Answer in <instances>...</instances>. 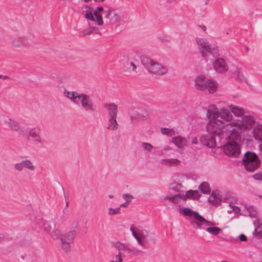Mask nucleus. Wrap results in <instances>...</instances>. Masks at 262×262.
Returning <instances> with one entry per match:
<instances>
[{
	"label": "nucleus",
	"mask_w": 262,
	"mask_h": 262,
	"mask_svg": "<svg viewBox=\"0 0 262 262\" xmlns=\"http://www.w3.org/2000/svg\"><path fill=\"white\" fill-rule=\"evenodd\" d=\"M142 147L146 150L148 151H151L152 149L153 148V146L151 144L146 142H143L142 143Z\"/></svg>",
	"instance_id": "obj_42"
},
{
	"label": "nucleus",
	"mask_w": 262,
	"mask_h": 262,
	"mask_svg": "<svg viewBox=\"0 0 262 262\" xmlns=\"http://www.w3.org/2000/svg\"><path fill=\"white\" fill-rule=\"evenodd\" d=\"M163 130H164V132L163 133V134L167 135L168 134L169 131L168 130L167 128H164Z\"/></svg>",
	"instance_id": "obj_54"
},
{
	"label": "nucleus",
	"mask_w": 262,
	"mask_h": 262,
	"mask_svg": "<svg viewBox=\"0 0 262 262\" xmlns=\"http://www.w3.org/2000/svg\"><path fill=\"white\" fill-rule=\"evenodd\" d=\"M180 213L183 214L184 216H192L194 219L191 221V225L194 227H196L195 219L196 218V213H199L198 212L192 211L189 208L183 207L180 208L179 210Z\"/></svg>",
	"instance_id": "obj_22"
},
{
	"label": "nucleus",
	"mask_w": 262,
	"mask_h": 262,
	"mask_svg": "<svg viewBox=\"0 0 262 262\" xmlns=\"http://www.w3.org/2000/svg\"><path fill=\"white\" fill-rule=\"evenodd\" d=\"M214 70L218 73H223L228 70V66L225 60L223 58L216 59L213 62Z\"/></svg>",
	"instance_id": "obj_15"
},
{
	"label": "nucleus",
	"mask_w": 262,
	"mask_h": 262,
	"mask_svg": "<svg viewBox=\"0 0 262 262\" xmlns=\"http://www.w3.org/2000/svg\"><path fill=\"white\" fill-rule=\"evenodd\" d=\"M5 123L13 132H19L20 131L21 126L16 120L9 118L5 120Z\"/></svg>",
	"instance_id": "obj_24"
},
{
	"label": "nucleus",
	"mask_w": 262,
	"mask_h": 262,
	"mask_svg": "<svg viewBox=\"0 0 262 262\" xmlns=\"http://www.w3.org/2000/svg\"><path fill=\"white\" fill-rule=\"evenodd\" d=\"M15 170L20 171L24 168L33 171L35 169V166L33 164L32 162L29 160H25L20 163H16L14 165Z\"/></svg>",
	"instance_id": "obj_19"
},
{
	"label": "nucleus",
	"mask_w": 262,
	"mask_h": 262,
	"mask_svg": "<svg viewBox=\"0 0 262 262\" xmlns=\"http://www.w3.org/2000/svg\"><path fill=\"white\" fill-rule=\"evenodd\" d=\"M82 94L83 93H79L75 91L70 92L67 90L63 91L64 95L76 104H79L81 96Z\"/></svg>",
	"instance_id": "obj_21"
},
{
	"label": "nucleus",
	"mask_w": 262,
	"mask_h": 262,
	"mask_svg": "<svg viewBox=\"0 0 262 262\" xmlns=\"http://www.w3.org/2000/svg\"><path fill=\"white\" fill-rule=\"evenodd\" d=\"M261 143L259 145V150L260 151L262 152V142H261Z\"/></svg>",
	"instance_id": "obj_59"
},
{
	"label": "nucleus",
	"mask_w": 262,
	"mask_h": 262,
	"mask_svg": "<svg viewBox=\"0 0 262 262\" xmlns=\"http://www.w3.org/2000/svg\"><path fill=\"white\" fill-rule=\"evenodd\" d=\"M253 178L255 180L262 181V173H255L253 176Z\"/></svg>",
	"instance_id": "obj_45"
},
{
	"label": "nucleus",
	"mask_w": 262,
	"mask_h": 262,
	"mask_svg": "<svg viewBox=\"0 0 262 262\" xmlns=\"http://www.w3.org/2000/svg\"><path fill=\"white\" fill-rule=\"evenodd\" d=\"M130 201H127L125 203H122L120 205V208L121 209V207H126L127 206V204L129 203Z\"/></svg>",
	"instance_id": "obj_50"
},
{
	"label": "nucleus",
	"mask_w": 262,
	"mask_h": 262,
	"mask_svg": "<svg viewBox=\"0 0 262 262\" xmlns=\"http://www.w3.org/2000/svg\"><path fill=\"white\" fill-rule=\"evenodd\" d=\"M104 107L107 111L108 117H117L118 113V106L114 103H105Z\"/></svg>",
	"instance_id": "obj_20"
},
{
	"label": "nucleus",
	"mask_w": 262,
	"mask_h": 262,
	"mask_svg": "<svg viewBox=\"0 0 262 262\" xmlns=\"http://www.w3.org/2000/svg\"><path fill=\"white\" fill-rule=\"evenodd\" d=\"M104 10L102 7H97L96 10L94 11V14L96 17V22L99 26H102L103 25L104 21L102 18V15L100 12H102L104 15Z\"/></svg>",
	"instance_id": "obj_27"
},
{
	"label": "nucleus",
	"mask_w": 262,
	"mask_h": 262,
	"mask_svg": "<svg viewBox=\"0 0 262 262\" xmlns=\"http://www.w3.org/2000/svg\"><path fill=\"white\" fill-rule=\"evenodd\" d=\"M96 2H101L104 1V0H94Z\"/></svg>",
	"instance_id": "obj_60"
},
{
	"label": "nucleus",
	"mask_w": 262,
	"mask_h": 262,
	"mask_svg": "<svg viewBox=\"0 0 262 262\" xmlns=\"http://www.w3.org/2000/svg\"><path fill=\"white\" fill-rule=\"evenodd\" d=\"M241 138V133L236 128L229 130L227 137V143L224 147V152L227 156L236 157L241 153L239 142Z\"/></svg>",
	"instance_id": "obj_2"
},
{
	"label": "nucleus",
	"mask_w": 262,
	"mask_h": 262,
	"mask_svg": "<svg viewBox=\"0 0 262 262\" xmlns=\"http://www.w3.org/2000/svg\"><path fill=\"white\" fill-rule=\"evenodd\" d=\"M172 142L178 147L182 148L187 144V140L181 136L176 137L172 138Z\"/></svg>",
	"instance_id": "obj_29"
},
{
	"label": "nucleus",
	"mask_w": 262,
	"mask_h": 262,
	"mask_svg": "<svg viewBox=\"0 0 262 262\" xmlns=\"http://www.w3.org/2000/svg\"><path fill=\"white\" fill-rule=\"evenodd\" d=\"M141 61L143 66L151 74L160 76L166 74L168 72V69L166 67L154 61L148 57H142Z\"/></svg>",
	"instance_id": "obj_5"
},
{
	"label": "nucleus",
	"mask_w": 262,
	"mask_h": 262,
	"mask_svg": "<svg viewBox=\"0 0 262 262\" xmlns=\"http://www.w3.org/2000/svg\"><path fill=\"white\" fill-rule=\"evenodd\" d=\"M42 230L48 233L51 231L52 227L51 224L47 221H42L40 223Z\"/></svg>",
	"instance_id": "obj_37"
},
{
	"label": "nucleus",
	"mask_w": 262,
	"mask_h": 262,
	"mask_svg": "<svg viewBox=\"0 0 262 262\" xmlns=\"http://www.w3.org/2000/svg\"><path fill=\"white\" fill-rule=\"evenodd\" d=\"M68 208H65L63 209L62 210V212L63 214H65L67 212H68Z\"/></svg>",
	"instance_id": "obj_56"
},
{
	"label": "nucleus",
	"mask_w": 262,
	"mask_h": 262,
	"mask_svg": "<svg viewBox=\"0 0 262 262\" xmlns=\"http://www.w3.org/2000/svg\"><path fill=\"white\" fill-rule=\"evenodd\" d=\"M85 8L86 9V10L85 11V13L84 14L85 17L88 20L96 21V17L95 16L94 12H93L91 8L88 6H86Z\"/></svg>",
	"instance_id": "obj_33"
},
{
	"label": "nucleus",
	"mask_w": 262,
	"mask_h": 262,
	"mask_svg": "<svg viewBox=\"0 0 262 262\" xmlns=\"http://www.w3.org/2000/svg\"><path fill=\"white\" fill-rule=\"evenodd\" d=\"M208 201L209 202L212 203L214 205H217L220 204L221 199L219 194L213 192L210 195Z\"/></svg>",
	"instance_id": "obj_31"
},
{
	"label": "nucleus",
	"mask_w": 262,
	"mask_h": 262,
	"mask_svg": "<svg viewBox=\"0 0 262 262\" xmlns=\"http://www.w3.org/2000/svg\"><path fill=\"white\" fill-rule=\"evenodd\" d=\"M199 189L205 194H209L210 192V188L207 182L202 183L199 186Z\"/></svg>",
	"instance_id": "obj_36"
},
{
	"label": "nucleus",
	"mask_w": 262,
	"mask_h": 262,
	"mask_svg": "<svg viewBox=\"0 0 262 262\" xmlns=\"http://www.w3.org/2000/svg\"><path fill=\"white\" fill-rule=\"evenodd\" d=\"M64 198H65V200H66V208H68V207L69 206V198H68V194H66L65 193H64Z\"/></svg>",
	"instance_id": "obj_49"
},
{
	"label": "nucleus",
	"mask_w": 262,
	"mask_h": 262,
	"mask_svg": "<svg viewBox=\"0 0 262 262\" xmlns=\"http://www.w3.org/2000/svg\"><path fill=\"white\" fill-rule=\"evenodd\" d=\"M253 136L257 142H262V124H257L253 127Z\"/></svg>",
	"instance_id": "obj_25"
},
{
	"label": "nucleus",
	"mask_w": 262,
	"mask_h": 262,
	"mask_svg": "<svg viewBox=\"0 0 262 262\" xmlns=\"http://www.w3.org/2000/svg\"><path fill=\"white\" fill-rule=\"evenodd\" d=\"M231 114L235 117L240 118L234 119L229 124L230 127L236 128L241 133H244L251 130L256 123V118L253 113L247 112L243 107L231 104L228 106Z\"/></svg>",
	"instance_id": "obj_1"
},
{
	"label": "nucleus",
	"mask_w": 262,
	"mask_h": 262,
	"mask_svg": "<svg viewBox=\"0 0 262 262\" xmlns=\"http://www.w3.org/2000/svg\"><path fill=\"white\" fill-rule=\"evenodd\" d=\"M131 121L139 122L146 120L149 116V113L146 106H131L128 110Z\"/></svg>",
	"instance_id": "obj_8"
},
{
	"label": "nucleus",
	"mask_w": 262,
	"mask_h": 262,
	"mask_svg": "<svg viewBox=\"0 0 262 262\" xmlns=\"http://www.w3.org/2000/svg\"><path fill=\"white\" fill-rule=\"evenodd\" d=\"M79 226V221L77 219L73 220L70 224V230L76 231Z\"/></svg>",
	"instance_id": "obj_38"
},
{
	"label": "nucleus",
	"mask_w": 262,
	"mask_h": 262,
	"mask_svg": "<svg viewBox=\"0 0 262 262\" xmlns=\"http://www.w3.org/2000/svg\"><path fill=\"white\" fill-rule=\"evenodd\" d=\"M163 198L164 200H169L172 203H177L181 199V196L180 194H170L164 196Z\"/></svg>",
	"instance_id": "obj_34"
},
{
	"label": "nucleus",
	"mask_w": 262,
	"mask_h": 262,
	"mask_svg": "<svg viewBox=\"0 0 262 262\" xmlns=\"http://www.w3.org/2000/svg\"><path fill=\"white\" fill-rule=\"evenodd\" d=\"M194 88L198 91L213 94L217 90V84L211 79H207L204 75H199L194 79Z\"/></svg>",
	"instance_id": "obj_4"
},
{
	"label": "nucleus",
	"mask_w": 262,
	"mask_h": 262,
	"mask_svg": "<svg viewBox=\"0 0 262 262\" xmlns=\"http://www.w3.org/2000/svg\"><path fill=\"white\" fill-rule=\"evenodd\" d=\"M130 64L133 67V71H135L137 68L136 66L132 62H130Z\"/></svg>",
	"instance_id": "obj_51"
},
{
	"label": "nucleus",
	"mask_w": 262,
	"mask_h": 262,
	"mask_svg": "<svg viewBox=\"0 0 262 262\" xmlns=\"http://www.w3.org/2000/svg\"><path fill=\"white\" fill-rule=\"evenodd\" d=\"M95 30V27H92L90 29H85L83 31V34L82 36H89L92 34L94 30Z\"/></svg>",
	"instance_id": "obj_43"
},
{
	"label": "nucleus",
	"mask_w": 262,
	"mask_h": 262,
	"mask_svg": "<svg viewBox=\"0 0 262 262\" xmlns=\"http://www.w3.org/2000/svg\"><path fill=\"white\" fill-rule=\"evenodd\" d=\"M196 215L195 228L197 227L200 229L206 230L209 233L213 235H217L221 231V229L217 227H211V226L215 225V223L206 220L199 213H196Z\"/></svg>",
	"instance_id": "obj_6"
},
{
	"label": "nucleus",
	"mask_w": 262,
	"mask_h": 262,
	"mask_svg": "<svg viewBox=\"0 0 262 262\" xmlns=\"http://www.w3.org/2000/svg\"><path fill=\"white\" fill-rule=\"evenodd\" d=\"M98 31H99L98 29L97 28L95 27V30H94V32L100 34V33L98 32Z\"/></svg>",
	"instance_id": "obj_57"
},
{
	"label": "nucleus",
	"mask_w": 262,
	"mask_h": 262,
	"mask_svg": "<svg viewBox=\"0 0 262 262\" xmlns=\"http://www.w3.org/2000/svg\"><path fill=\"white\" fill-rule=\"evenodd\" d=\"M160 163L166 166H174L179 165L181 162L177 159H166L161 160Z\"/></svg>",
	"instance_id": "obj_30"
},
{
	"label": "nucleus",
	"mask_w": 262,
	"mask_h": 262,
	"mask_svg": "<svg viewBox=\"0 0 262 262\" xmlns=\"http://www.w3.org/2000/svg\"><path fill=\"white\" fill-rule=\"evenodd\" d=\"M239 238L241 241L245 242L247 241V238L245 235L242 234L239 236Z\"/></svg>",
	"instance_id": "obj_47"
},
{
	"label": "nucleus",
	"mask_w": 262,
	"mask_h": 262,
	"mask_svg": "<svg viewBox=\"0 0 262 262\" xmlns=\"http://www.w3.org/2000/svg\"><path fill=\"white\" fill-rule=\"evenodd\" d=\"M119 124L117 121V117H108L107 129L111 131L116 130Z\"/></svg>",
	"instance_id": "obj_28"
},
{
	"label": "nucleus",
	"mask_w": 262,
	"mask_h": 262,
	"mask_svg": "<svg viewBox=\"0 0 262 262\" xmlns=\"http://www.w3.org/2000/svg\"><path fill=\"white\" fill-rule=\"evenodd\" d=\"M92 0H84V2L85 3H88V2H91L92 1Z\"/></svg>",
	"instance_id": "obj_62"
},
{
	"label": "nucleus",
	"mask_w": 262,
	"mask_h": 262,
	"mask_svg": "<svg viewBox=\"0 0 262 262\" xmlns=\"http://www.w3.org/2000/svg\"><path fill=\"white\" fill-rule=\"evenodd\" d=\"M0 78L1 79H7L8 78V77L7 76H4L2 75H0Z\"/></svg>",
	"instance_id": "obj_53"
},
{
	"label": "nucleus",
	"mask_w": 262,
	"mask_h": 262,
	"mask_svg": "<svg viewBox=\"0 0 262 262\" xmlns=\"http://www.w3.org/2000/svg\"><path fill=\"white\" fill-rule=\"evenodd\" d=\"M237 74H238V75H239V71H237Z\"/></svg>",
	"instance_id": "obj_63"
},
{
	"label": "nucleus",
	"mask_w": 262,
	"mask_h": 262,
	"mask_svg": "<svg viewBox=\"0 0 262 262\" xmlns=\"http://www.w3.org/2000/svg\"><path fill=\"white\" fill-rule=\"evenodd\" d=\"M219 117L221 121L224 123L228 122V124H230L233 120L231 111L225 107H223L220 110Z\"/></svg>",
	"instance_id": "obj_17"
},
{
	"label": "nucleus",
	"mask_w": 262,
	"mask_h": 262,
	"mask_svg": "<svg viewBox=\"0 0 262 262\" xmlns=\"http://www.w3.org/2000/svg\"><path fill=\"white\" fill-rule=\"evenodd\" d=\"M122 198L124 200L127 201H129L128 199H132L134 198L133 196L129 194L128 193H124L122 195Z\"/></svg>",
	"instance_id": "obj_44"
},
{
	"label": "nucleus",
	"mask_w": 262,
	"mask_h": 262,
	"mask_svg": "<svg viewBox=\"0 0 262 262\" xmlns=\"http://www.w3.org/2000/svg\"><path fill=\"white\" fill-rule=\"evenodd\" d=\"M243 162L245 169L249 171H253L257 169L260 164L258 156L251 151H247L244 154Z\"/></svg>",
	"instance_id": "obj_9"
},
{
	"label": "nucleus",
	"mask_w": 262,
	"mask_h": 262,
	"mask_svg": "<svg viewBox=\"0 0 262 262\" xmlns=\"http://www.w3.org/2000/svg\"><path fill=\"white\" fill-rule=\"evenodd\" d=\"M187 197L189 199L197 200L200 197V195L197 190H189L186 193Z\"/></svg>",
	"instance_id": "obj_35"
},
{
	"label": "nucleus",
	"mask_w": 262,
	"mask_h": 262,
	"mask_svg": "<svg viewBox=\"0 0 262 262\" xmlns=\"http://www.w3.org/2000/svg\"><path fill=\"white\" fill-rule=\"evenodd\" d=\"M104 18L106 24L118 27L121 22V13L116 9L110 8L104 11Z\"/></svg>",
	"instance_id": "obj_10"
},
{
	"label": "nucleus",
	"mask_w": 262,
	"mask_h": 262,
	"mask_svg": "<svg viewBox=\"0 0 262 262\" xmlns=\"http://www.w3.org/2000/svg\"><path fill=\"white\" fill-rule=\"evenodd\" d=\"M11 42V45L15 47H21L27 44V39L24 37H14L12 38Z\"/></svg>",
	"instance_id": "obj_26"
},
{
	"label": "nucleus",
	"mask_w": 262,
	"mask_h": 262,
	"mask_svg": "<svg viewBox=\"0 0 262 262\" xmlns=\"http://www.w3.org/2000/svg\"><path fill=\"white\" fill-rule=\"evenodd\" d=\"M130 231L132 232L133 236L137 240L138 244L140 246L146 248V244L145 238L148 236V231L141 226L138 227L136 230L133 227H130Z\"/></svg>",
	"instance_id": "obj_12"
},
{
	"label": "nucleus",
	"mask_w": 262,
	"mask_h": 262,
	"mask_svg": "<svg viewBox=\"0 0 262 262\" xmlns=\"http://www.w3.org/2000/svg\"><path fill=\"white\" fill-rule=\"evenodd\" d=\"M121 209L120 207H117L116 208H110L108 209V214L109 215H114L116 214H119L120 213Z\"/></svg>",
	"instance_id": "obj_39"
},
{
	"label": "nucleus",
	"mask_w": 262,
	"mask_h": 262,
	"mask_svg": "<svg viewBox=\"0 0 262 262\" xmlns=\"http://www.w3.org/2000/svg\"><path fill=\"white\" fill-rule=\"evenodd\" d=\"M189 139L190 141L191 149L194 151L201 149V144H199L198 139L196 137H189Z\"/></svg>",
	"instance_id": "obj_32"
},
{
	"label": "nucleus",
	"mask_w": 262,
	"mask_h": 262,
	"mask_svg": "<svg viewBox=\"0 0 262 262\" xmlns=\"http://www.w3.org/2000/svg\"><path fill=\"white\" fill-rule=\"evenodd\" d=\"M77 231L70 230L60 235L61 248L64 251H69L71 249V245L73 243L76 236Z\"/></svg>",
	"instance_id": "obj_11"
},
{
	"label": "nucleus",
	"mask_w": 262,
	"mask_h": 262,
	"mask_svg": "<svg viewBox=\"0 0 262 262\" xmlns=\"http://www.w3.org/2000/svg\"><path fill=\"white\" fill-rule=\"evenodd\" d=\"M51 236H52L54 239H57L60 237V231L59 229H55L52 232H50L49 233Z\"/></svg>",
	"instance_id": "obj_40"
},
{
	"label": "nucleus",
	"mask_w": 262,
	"mask_h": 262,
	"mask_svg": "<svg viewBox=\"0 0 262 262\" xmlns=\"http://www.w3.org/2000/svg\"><path fill=\"white\" fill-rule=\"evenodd\" d=\"M108 262H123V259L120 253H117L114 257Z\"/></svg>",
	"instance_id": "obj_41"
},
{
	"label": "nucleus",
	"mask_w": 262,
	"mask_h": 262,
	"mask_svg": "<svg viewBox=\"0 0 262 262\" xmlns=\"http://www.w3.org/2000/svg\"><path fill=\"white\" fill-rule=\"evenodd\" d=\"M82 108L86 111L93 112L95 107L90 97L85 94H82L80 100Z\"/></svg>",
	"instance_id": "obj_16"
},
{
	"label": "nucleus",
	"mask_w": 262,
	"mask_h": 262,
	"mask_svg": "<svg viewBox=\"0 0 262 262\" xmlns=\"http://www.w3.org/2000/svg\"><path fill=\"white\" fill-rule=\"evenodd\" d=\"M220 110L214 104L209 105L206 117L209 120H213L215 119H219Z\"/></svg>",
	"instance_id": "obj_18"
},
{
	"label": "nucleus",
	"mask_w": 262,
	"mask_h": 262,
	"mask_svg": "<svg viewBox=\"0 0 262 262\" xmlns=\"http://www.w3.org/2000/svg\"><path fill=\"white\" fill-rule=\"evenodd\" d=\"M215 138L212 136L210 137L208 136H202L200 137V141L202 144L210 148H213L216 145Z\"/></svg>",
	"instance_id": "obj_23"
},
{
	"label": "nucleus",
	"mask_w": 262,
	"mask_h": 262,
	"mask_svg": "<svg viewBox=\"0 0 262 262\" xmlns=\"http://www.w3.org/2000/svg\"><path fill=\"white\" fill-rule=\"evenodd\" d=\"M229 126V124H226L220 119H215L209 120L206 127L209 135L214 138L217 137L219 139H222L224 137Z\"/></svg>",
	"instance_id": "obj_3"
},
{
	"label": "nucleus",
	"mask_w": 262,
	"mask_h": 262,
	"mask_svg": "<svg viewBox=\"0 0 262 262\" xmlns=\"http://www.w3.org/2000/svg\"><path fill=\"white\" fill-rule=\"evenodd\" d=\"M261 227L260 226H258L256 228H255V232L257 234L262 235V230L261 229Z\"/></svg>",
	"instance_id": "obj_46"
},
{
	"label": "nucleus",
	"mask_w": 262,
	"mask_h": 262,
	"mask_svg": "<svg viewBox=\"0 0 262 262\" xmlns=\"http://www.w3.org/2000/svg\"><path fill=\"white\" fill-rule=\"evenodd\" d=\"M172 148L169 147V146H166L164 147V148L163 149L164 150H165V151H167V150H171Z\"/></svg>",
	"instance_id": "obj_52"
},
{
	"label": "nucleus",
	"mask_w": 262,
	"mask_h": 262,
	"mask_svg": "<svg viewBox=\"0 0 262 262\" xmlns=\"http://www.w3.org/2000/svg\"><path fill=\"white\" fill-rule=\"evenodd\" d=\"M232 211L236 214H237L240 211V209L238 207H236V206H233L232 207Z\"/></svg>",
	"instance_id": "obj_48"
},
{
	"label": "nucleus",
	"mask_w": 262,
	"mask_h": 262,
	"mask_svg": "<svg viewBox=\"0 0 262 262\" xmlns=\"http://www.w3.org/2000/svg\"><path fill=\"white\" fill-rule=\"evenodd\" d=\"M196 42L203 57H206L209 54L214 57L219 55L218 47L212 46L206 39L197 37Z\"/></svg>",
	"instance_id": "obj_7"
},
{
	"label": "nucleus",
	"mask_w": 262,
	"mask_h": 262,
	"mask_svg": "<svg viewBox=\"0 0 262 262\" xmlns=\"http://www.w3.org/2000/svg\"><path fill=\"white\" fill-rule=\"evenodd\" d=\"M112 246L118 251V253L122 255L121 251L126 252L128 254L134 256L138 255L141 251L135 247H130L128 245L120 242H112L111 243Z\"/></svg>",
	"instance_id": "obj_13"
},
{
	"label": "nucleus",
	"mask_w": 262,
	"mask_h": 262,
	"mask_svg": "<svg viewBox=\"0 0 262 262\" xmlns=\"http://www.w3.org/2000/svg\"><path fill=\"white\" fill-rule=\"evenodd\" d=\"M28 140H31L35 144L43 145L45 140L41 138L39 129L36 128H28L26 134Z\"/></svg>",
	"instance_id": "obj_14"
},
{
	"label": "nucleus",
	"mask_w": 262,
	"mask_h": 262,
	"mask_svg": "<svg viewBox=\"0 0 262 262\" xmlns=\"http://www.w3.org/2000/svg\"><path fill=\"white\" fill-rule=\"evenodd\" d=\"M108 197L111 199H112L113 198L114 196L113 195H111V194H109L108 195Z\"/></svg>",
	"instance_id": "obj_61"
},
{
	"label": "nucleus",
	"mask_w": 262,
	"mask_h": 262,
	"mask_svg": "<svg viewBox=\"0 0 262 262\" xmlns=\"http://www.w3.org/2000/svg\"><path fill=\"white\" fill-rule=\"evenodd\" d=\"M98 31H99L98 29L97 28L95 27V30H94V32L100 34V33L98 32Z\"/></svg>",
	"instance_id": "obj_58"
},
{
	"label": "nucleus",
	"mask_w": 262,
	"mask_h": 262,
	"mask_svg": "<svg viewBox=\"0 0 262 262\" xmlns=\"http://www.w3.org/2000/svg\"><path fill=\"white\" fill-rule=\"evenodd\" d=\"M4 235L3 234L0 233V241L3 240L4 239Z\"/></svg>",
	"instance_id": "obj_55"
}]
</instances>
